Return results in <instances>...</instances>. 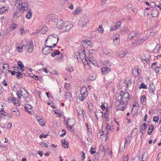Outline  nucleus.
<instances>
[{
  "label": "nucleus",
  "instance_id": "nucleus-1",
  "mask_svg": "<svg viewBox=\"0 0 161 161\" xmlns=\"http://www.w3.org/2000/svg\"><path fill=\"white\" fill-rule=\"evenodd\" d=\"M130 100V95L127 92H121L119 95L116 98L117 101L119 103L120 105L122 106L119 107V110L123 111L126 108V105L128 103V101Z\"/></svg>",
  "mask_w": 161,
  "mask_h": 161
},
{
  "label": "nucleus",
  "instance_id": "nucleus-2",
  "mask_svg": "<svg viewBox=\"0 0 161 161\" xmlns=\"http://www.w3.org/2000/svg\"><path fill=\"white\" fill-rule=\"evenodd\" d=\"M16 5L18 7V9L14 12L13 16L14 18L18 19L22 15V13L20 10H22L24 11L27 9L28 7V4L27 3H22L20 0H18Z\"/></svg>",
  "mask_w": 161,
  "mask_h": 161
},
{
  "label": "nucleus",
  "instance_id": "nucleus-3",
  "mask_svg": "<svg viewBox=\"0 0 161 161\" xmlns=\"http://www.w3.org/2000/svg\"><path fill=\"white\" fill-rule=\"evenodd\" d=\"M93 43L91 42L90 40L87 39H85L81 41V45L85 48H87L88 47H92L93 45Z\"/></svg>",
  "mask_w": 161,
  "mask_h": 161
},
{
  "label": "nucleus",
  "instance_id": "nucleus-4",
  "mask_svg": "<svg viewBox=\"0 0 161 161\" xmlns=\"http://www.w3.org/2000/svg\"><path fill=\"white\" fill-rule=\"evenodd\" d=\"M53 47L52 46H46L42 48V53L44 54L47 55L51 53L52 51V48Z\"/></svg>",
  "mask_w": 161,
  "mask_h": 161
},
{
  "label": "nucleus",
  "instance_id": "nucleus-5",
  "mask_svg": "<svg viewBox=\"0 0 161 161\" xmlns=\"http://www.w3.org/2000/svg\"><path fill=\"white\" fill-rule=\"evenodd\" d=\"M57 21V19L55 18V15L53 14H51L48 15L46 19V22L48 23L50 21L55 22Z\"/></svg>",
  "mask_w": 161,
  "mask_h": 161
},
{
  "label": "nucleus",
  "instance_id": "nucleus-6",
  "mask_svg": "<svg viewBox=\"0 0 161 161\" xmlns=\"http://www.w3.org/2000/svg\"><path fill=\"white\" fill-rule=\"evenodd\" d=\"M89 22V19L87 17H84L81 19L79 23V25L81 27L85 26Z\"/></svg>",
  "mask_w": 161,
  "mask_h": 161
},
{
  "label": "nucleus",
  "instance_id": "nucleus-7",
  "mask_svg": "<svg viewBox=\"0 0 161 161\" xmlns=\"http://www.w3.org/2000/svg\"><path fill=\"white\" fill-rule=\"evenodd\" d=\"M75 121L74 119H68L66 122V126L67 128H69V129H72V127L75 125Z\"/></svg>",
  "mask_w": 161,
  "mask_h": 161
},
{
  "label": "nucleus",
  "instance_id": "nucleus-8",
  "mask_svg": "<svg viewBox=\"0 0 161 161\" xmlns=\"http://www.w3.org/2000/svg\"><path fill=\"white\" fill-rule=\"evenodd\" d=\"M25 47L26 48H27V52L28 53H31L34 49L33 42L32 41H30L29 43L27 44Z\"/></svg>",
  "mask_w": 161,
  "mask_h": 161
},
{
  "label": "nucleus",
  "instance_id": "nucleus-9",
  "mask_svg": "<svg viewBox=\"0 0 161 161\" xmlns=\"http://www.w3.org/2000/svg\"><path fill=\"white\" fill-rule=\"evenodd\" d=\"M65 24H64V21L62 20H58L57 22V27L60 30L63 31L64 29Z\"/></svg>",
  "mask_w": 161,
  "mask_h": 161
},
{
  "label": "nucleus",
  "instance_id": "nucleus-10",
  "mask_svg": "<svg viewBox=\"0 0 161 161\" xmlns=\"http://www.w3.org/2000/svg\"><path fill=\"white\" fill-rule=\"evenodd\" d=\"M73 25L71 23L69 22L67 24H65L64 29H63V31L66 32L68 31L73 27Z\"/></svg>",
  "mask_w": 161,
  "mask_h": 161
},
{
  "label": "nucleus",
  "instance_id": "nucleus-11",
  "mask_svg": "<svg viewBox=\"0 0 161 161\" xmlns=\"http://www.w3.org/2000/svg\"><path fill=\"white\" fill-rule=\"evenodd\" d=\"M127 51L125 49H120L119 54V56L120 58L124 57L127 53Z\"/></svg>",
  "mask_w": 161,
  "mask_h": 161
},
{
  "label": "nucleus",
  "instance_id": "nucleus-12",
  "mask_svg": "<svg viewBox=\"0 0 161 161\" xmlns=\"http://www.w3.org/2000/svg\"><path fill=\"white\" fill-rule=\"evenodd\" d=\"M145 40L143 39H139L137 40H135L132 42V46L134 47L138 46L139 45L142 43Z\"/></svg>",
  "mask_w": 161,
  "mask_h": 161
},
{
  "label": "nucleus",
  "instance_id": "nucleus-13",
  "mask_svg": "<svg viewBox=\"0 0 161 161\" xmlns=\"http://www.w3.org/2000/svg\"><path fill=\"white\" fill-rule=\"evenodd\" d=\"M101 72L103 75H105L107 74L111 71V69L109 67H104L101 68Z\"/></svg>",
  "mask_w": 161,
  "mask_h": 161
},
{
  "label": "nucleus",
  "instance_id": "nucleus-14",
  "mask_svg": "<svg viewBox=\"0 0 161 161\" xmlns=\"http://www.w3.org/2000/svg\"><path fill=\"white\" fill-rule=\"evenodd\" d=\"M131 138L130 136H127L125 139V142L124 146V148H125V149L128 147L129 144L130 143Z\"/></svg>",
  "mask_w": 161,
  "mask_h": 161
},
{
  "label": "nucleus",
  "instance_id": "nucleus-15",
  "mask_svg": "<svg viewBox=\"0 0 161 161\" xmlns=\"http://www.w3.org/2000/svg\"><path fill=\"white\" fill-rule=\"evenodd\" d=\"M79 55L80 58L83 59L84 58H86V52L84 49H81L79 51Z\"/></svg>",
  "mask_w": 161,
  "mask_h": 161
},
{
  "label": "nucleus",
  "instance_id": "nucleus-16",
  "mask_svg": "<svg viewBox=\"0 0 161 161\" xmlns=\"http://www.w3.org/2000/svg\"><path fill=\"white\" fill-rule=\"evenodd\" d=\"M95 113V116L97 119H98L99 118L103 117V113L101 110H96Z\"/></svg>",
  "mask_w": 161,
  "mask_h": 161
},
{
  "label": "nucleus",
  "instance_id": "nucleus-17",
  "mask_svg": "<svg viewBox=\"0 0 161 161\" xmlns=\"http://www.w3.org/2000/svg\"><path fill=\"white\" fill-rule=\"evenodd\" d=\"M140 59L143 62L144 61L147 63H149L150 61V58L149 56H148L147 57H146L145 56L142 57Z\"/></svg>",
  "mask_w": 161,
  "mask_h": 161
},
{
  "label": "nucleus",
  "instance_id": "nucleus-18",
  "mask_svg": "<svg viewBox=\"0 0 161 161\" xmlns=\"http://www.w3.org/2000/svg\"><path fill=\"white\" fill-rule=\"evenodd\" d=\"M61 142L62 146L64 148H68L69 147V143L67 141L65 140H62Z\"/></svg>",
  "mask_w": 161,
  "mask_h": 161
},
{
  "label": "nucleus",
  "instance_id": "nucleus-19",
  "mask_svg": "<svg viewBox=\"0 0 161 161\" xmlns=\"http://www.w3.org/2000/svg\"><path fill=\"white\" fill-rule=\"evenodd\" d=\"M119 34H116L115 36L113 41V43L114 44L117 45L119 43Z\"/></svg>",
  "mask_w": 161,
  "mask_h": 161
},
{
  "label": "nucleus",
  "instance_id": "nucleus-20",
  "mask_svg": "<svg viewBox=\"0 0 161 161\" xmlns=\"http://www.w3.org/2000/svg\"><path fill=\"white\" fill-rule=\"evenodd\" d=\"M140 74L139 70L137 69H135L132 70V75L135 77L138 76Z\"/></svg>",
  "mask_w": 161,
  "mask_h": 161
},
{
  "label": "nucleus",
  "instance_id": "nucleus-21",
  "mask_svg": "<svg viewBox=\"0 0 161 161\" xmlns=\"http://www.w3.org/2000/svg\"><path fill=\"white\" fill-rule=\"evenodd\" d=\"M80 94L88 95L87 90L86 87H82L80 90Z\"/></svg>",
  "mask_w": 161,
  "mask_h": 161
},
{
  "label": "nucleus",
  "instance_id": "nucleus-22",
  "mask_svg": "<svg viewBox=\"0 0 161 161\" xmlns=\"http://www.w3.org/2000/svg\"><path fill=\"white\" fill-rule=\"evenodd\" d=\"M88 57L89 58H88L87 61L90 63V64H92L93 65L95 66H97V62L96 61L92 59V58L91 59L90 58V56H88Z\"/></svg>",
  "mask_w": 161,
  "mask_h": 161
},
{
  "label": "nucleus",
  "instance_id": "nucleus-23",
  "mask_svg": "<svg viewBox=\"0 0 161 161\" xmlns=\"http://www.w3.org/2000/svg\"><path fill=\"white\" fill-rule=\"evenodd\" d=\"M102 134H101V135H106L108 133V127H107V125H106V126L105 127H103L102 129Z\"/></svg>",
  "mask_w": 161,
  "mask_h": 161
},
{
  "label": "nucleus",
  "instance_id": "nucleus-24",
  "mask_svg": "<svg viewBox=\"0 0 161 161\" xmlns=\"http://www.w3.org/2000/svg\"><path fill=\"white\" fill-rule=\"evenodd\" d=\"M88 95H83L82 94H80L79 96V99L81 101H84L87 97Z\"/></svg>",
  "mask_w": 161,
  "mask_h": 161
},
{
  "label": "nucleus",
  "instance_id": "nucleus-25",
  "mask_svg": "<svg viewBox=\"0 0 161 161\" xmlns=\"http://www.w3.org/2000/svg\"><path fill=\"white\" fill-rule=\"evenodd\" d=\"M31 10L30 9H29L27 11V14L26 15L25 17L28 19H30L31 17L32 13Z\"/></svg>",
  "mask_w": 161,
  "mask_h": 161
},
{
  "label": "nucleus",
  "instance_id": "nucleus-26",
  "mask_svg": "<svg viewBox=\"0 0 161 161\" xmlns=\"http://www.w3.org/2000/svg\"><path fill=\"white\" fill-rule=\"evenodd\" d=\"M11 101L13 103L15 106H18L19 105V103H18V101L16 98H11Z\"/></svg>",
  "mask_w": 161,
  "mask_h": 161
},
{
  "label": "nucleus",
  "instance_id": "nucleus-27",
  "mask_svg": "<svg viewBox=\"0 0 161 161\" xmlns=\"http://www.w3.org/2000/svg\"><path fill=\"white\" fill-rule=\"evenodd\" d=\"M25 108L27 112L29 113L30 114H31V111L29 110V109H32V106L31 105L27 104L26 105H25Z\"/></svg>",
  "mask_w": 161,
  "mask_h": 161
},
{
  "label": "nucleus",
  "instance_id": "nucleus-28",
  "mask_svg": "<svg viewBox=\"0 0 161 161\" xmlns=\"http://www.w3.org/2000/svg\"><path fill=\"white\" fill-rule=\"evenodd\" d=\"M149 92L153 94L155 90V88L153 85H150L149 86Z\"/></svg>",
  "mask_w": 161,
  "mask_h": 161
},
{
  "label": "nucleus",
  "instance_id": "nucleus-29",
  "mask_svg": "<svg viewBox=\"0 0 161 161\" xmlns=\"http://www.w3.org/2000/svg\"><path fill=\"white\" fill-rule=\"evenodd\" d=\"M17 64H18V66L20 67V70H22V71L24 70L23 69H24V67L23 65V63H22V62L21 61H19L18 62Z\"/></svg>",
  "mask_w": 161,
  "mask_h": 161
},
{
  "label": "nucleus",
  "instance_id": "nucleus-30",
  "mask_svg": "<svg viewBox=\"0 0 161 161\" xmlns=\"http://www.w3.org/2000/svg\"><path fill=\"white\" fill-rule=\"evenodd\" d=\"M154 128V127L153 125H150L149 127L147 134L149 135H150L152 133L153 130Z\"/></svg>",
  "mask_w": 161,
  "mask_h": 161
},
{
  "label": "nucleus",
  "instance_id": "nucleus-31",
  "mask_svg": "<svg viewBox=\"0 0 161 161\" xmlns=\"http://www.w3.org/2000/svg\"><path fill=\"white\" fill-rule=\"evenodd\" d=\"M66 69L67 71L69 72H72L74 70L73 67L71 65L68 66L66 68Z\"/></svg>",
  "mask_w": 161,
  "mask_h": 161
},
{
  "label": "nucleus",
  "instance_id": "nucleus-32",
  "mask_svg": "<svg viewBox=\"0 0 161 161\" xmlns=\"http://www.w3.org/2000/svg\"><path fill=\"white\" fill-rule=\"evenodd\" d=\"M7 10V7L5 6H3L0 8V14H2Z\"/></svg>",
  "mask_w": 161,
  "mask_h": 161
},
{
  "label": "nucleus",
  "instance_id": "nucleus-33",
  "mask_svg": "<svg viewBox=\"0 0 161 161\" xmlns=\"http://www.w3.org/2000/svg\"><path fill=\"white\" fill-rule=\"evenodd\" d=\"M60 52L58 50H55L51 54V56L53 57L55 56L56 55L59 54Z\"/></svg>",
  "mask_w": 161,
  "mask_h": 161
},
{
  "label": "nucleus",
  "instance_id": "nucleus-34",
  "mask_svg": "<svg viewBox=\"0 0 161 161\" xmlns=\"http://www.w3.org/2000/svg\"><path fill=\"white\" fill-rule=\"evenodd\" d=\"M37 121L39 124L41 126H45V123L43 119H41L38 120Z\"/></svg>",
  "mask_w": 161,
  "mask_h": 161
},
{
  "label": "nucleus",
  "instance_id": "nucleus-35",
  "mask_svg": "<svg viewBox=\"0 0 161 161\" xmlns=\"http://www.w3.org/2000/svg\"><path fill=\"white\" fill-rule=\"evenodd\" d=\"M47 31V28L46 27H43L40 31V32L42 34H45Z\"/></svg>",
  "mask_w": 161,
  "mask_h": 161
},
{
  "label": "nucleus",
  "instance_id": "nucleus-36",
  "mask_svg": "<svg viewBox=\"0 0 161 161\" xmlns=\"http://www.w3.org/2000/svg\"><path fill=\"white\" fill-rule=\"evenodd\" d=\"M129 36H128V38L130 39L133 40L135 39V38H133L134 37V32L133 31L129 33Z\"/></svg>",
  "mask_w": 161,
  "mask_h": 161
},
{
  "label": "nucleus",
  "instance_id": "nucleus-37",
  "mask_svg": "<svg viewBox=\"0 0 161 161\" xmlns=\"http://www.w3.org/2000/svg\"><path fill=\"white\" fill-rule=\"evenodd\" d=\"M65 97L67 99H69L71 97V94L69 92H65Z\"/></svg>",
  "mask_w": 161,
  "mask_h": 161
},
{
  "label": "nucleus",
  "instance_id": "nucleus-38",
  "mask_svg": "<svg viewBox=\"0 0 161 161\" xmlns=\"http://www.w3.org/2000/svg\"><path fill=\"white\" fill-rule=\"evenodd\" d=\"M86 62H87V64H86L85 65V67L86 69L88 70L90 69V67L91 66V65H90V63L87 60H86Z\"/></svg>",
  "mask_w": 161,
  "mask_h": 161
},
{
  "label": "nucleus",
  "instance_id": "nucleus-39",
  "mask_svg": "<svg viewBox=\"0 0 161 161\" xmlns=\"http://www.w3.org/2000/svg\"><path fill=\"white\" fill-rule=\"evenodd\" d=\"M25 47V45H23L21 47H16L17 50L19 52H22L23 47Z\"/></svg>",
  "mask_w": 161,
  "mask_h": 161
},
{
  "label": "nucleus",
  "instance_id": "nucleus-40",
  "mask_svg": "<svg viewBox=\"0 0 161 161\" xmlns=\"http://www.w3.org/2000/svg\"><path fill=\"white\" fill-rule=\"evenodd\" d=\"M139 88L140 89H146L147 88V87L144 83H141L140 85L139 86Z\"/></svg>",
  "mask_w": 161,
  "mask_h": 161
},
{
  "label": "nucleus",
  "instance_id": "nucleus-41",
  "mask_svg": "<svg viewBox=\"0 0 161 161\" xmlns=\"http://www.w3.org/2000/svg\"><path fill=\"white\" fill-rule=\"evenodd\" d=\"M97 31L99 32L103 33L104 30H103V26L102 25H100L99 26V28L97 29Z\"/></svg>",
  "mask_w": 161,
  "mask_h": 161
},
{
  "label": "nucleus",
  "instance_id": "nucleus-42",
  "mask_svg": "<svg viewBox=\"0 0 161 161\" xmlns=\"http://www.w3.org/2000/svg\"><path fill=\"white\" fill-rule=\"evenodd\" d=\"M81 11V9L80 8H77L76 9L74 13V14H79L80 13V12Z\"/></svg>",
  "mask_w": 161,
  "mask_h": 161
},
{
  "label": "nucleus",
  "instance_id": "nucleus-43",
  "mask_svg": "<svg viewBox=\"0 0 161 161\" xmlns=\"http://www.w3.org/2000/svg\"><path fill=\"white\" fill-rule=\"evenodd\" d=\"M106 125H107V127H108V130H109L110 131H113V126H111L110 125L109 123H107Z\"/></svg>",
  "mask_w": 161,
  "mask_h": 161
},
{
  "label": "nucleus",
  "instance_id": "nucleus-44",
  "mask_svg": "<svg viewBox=\"0 0 161 161\" xmlns=\"http://www.w3.org/2000/svg\"><path fill=\"white\" fill-rule=\"evenodd\" d=\"M54 36L57 37V35L56 34H52L51 35L49 36L48 37H47V38L46 39V40H45V42L46 43L47 42L48 39H50L51 38V37Z\"/></svg>",
  "mask_w": 161,
  "mask_h": 161
},
{
  "label": "nucleus",
  "instance_id": "nucleus-45",
  "mask_svg": "<svg viewBox=\"0 0 161 161\" xmlns=\"http://www.w3.org/2000/svg\"><path fill=\"white\" fill-rule=\"evenodd\" d=\"M132 80H129L126 82V84L127 85V87L128 88L130 86L131 84H132Z\"/></svg>",
  "mask_w": 161,
  "mask_h": 161
},
{
  "label": "nucleus",
  "instance_id": "nucleus-46",
  "mask_svg": "<svg viewBox=\"0 0 161 161\" xmlns=\"http://www.w3.org/2000/svg\"><path fill=\"white\" fill-rule=\"evenodd\" d=\"M141 33H139L137 32H135V33L134 32V38H137L139 36L141 35Z\"/></svg>",
  "mask_w": 161,
  "mask_h": 161
},
{
  "label": "nucleus",
  "instance_id": "nucleus-47",
  "mask_svg": "<svg viewBox=\"0 0 161 161\" xmlns=\"http://www.w3.org/2000/svg\"><path fill=\"white\" fill-rule=\"evenodd\" d=\"M146 99V96L144 95H142L141 97V101L142 103L145 102V100Z\"/></svg>",
  "mask_w": 161,
  "mask_h": 161
},
{
  "label": "nucleus",
  "instance_id": "nucleus-48",
  "mask_svg": "<svg viewBox=\"0 0 161 161\" xmlns=\"http://www.w3.org/2000/svg\"><path fill=\"white\" fill-rule=\"evenodd\" d=\"M103 52L105 54H108V55H109V54L110 53V50L108 49H104L103 50Z\"/></svg>",
  "mask_w": 161,
  "mask_h": 161
},
{
  "label": "nucleus",
  "instance_id": "nucleus-49",
  "mask_svg": "<svg viewBox=\"0 0 161 161\" xmlns=\"http://www.w3.org/2000/svg\"><path fill=\"white\" fill-rule=\"evenodd\" d=\"M154 70L157 73H159L161 70V68L159 67H156L155 68Z\"/></svg>",
  "mask_w": 161,
  "mask_h": 161
},
{
  "label": "nucleus",
  "instance_id": "nucleus-50",
  "mask_svg": "<svg viewBox=\"0 0 161 161\" xmlns=\"http://www.w3.org/2000/svg\"><path fill=\"white\" fill-rule=\"evenodd\" d=\"M17 95L18 97L19 98H20L21 96H22V92L21 90L18 91L17 92Z\"/></svg>",
  "mask_w": 161,
  "mask_h": 161
},
{
  "label": "nucleus",
  "instance_id": "nucleus-51",
  "mask_svg": "<svg viewBox=\"0 0 161 161\" xmlns=\"http://www.w3.org/2000/svg\"><path fill=\"white\" fill-rule=\"evenodd\" d=\"M14 71L17 74L18 73H19V72H20V69H19V68L18 67H14Z\"/></svg>",
  "mask_w": 161,
  "mask_h": 161
},
{
  "label": "nucleus",
  "instance_id": "nucleus-52",
  "mask_svg": "<svg viewBox=\"0 0 161 161\" xmlns=\"http://www.w3.org/2000/svg\"><path fill=\"white\" fill-rule=\"evenodd\" d=\"M77 112L79 115L80 114L82 115V114H83V110L82 109H79L78 110H77Z\"/></svg>",
  "mask_w": 161,
  "mask_h": 161
},
{
  "label": "nucleus",
  "instance_id": "nucleus-53",
  "mask_svg": "<svg viewBox=\"0 0 161 161\" xmlns=\"http://www.w3.org/2000/svg\"><path fill=\"white\" fill-rule=\"evenodd\" d=\"M121 25V23L120 22H119L116 23V25H115L116 29L119 28Z\"/></svg>",
  "mask_w": 161,
  "mask_h": 161
},
{
  "label": "nucleus",
  "instance_id": "nucleus-54",
  "mask_svg": "<svg viewBox=\"0 0 161 161\" xmlns=\"http://www.w3.org/2000/svg\"><path fill=\"white\" fill-rule=\"evenodd\" d=\"M146 127H144L142 126L141 128L140 129V131L141 132L142 134H143L144 130H145L146 129Z\"/></svg>",
  "mask_w": 161,
  "mask_h": 161
},
{
  "label": "nucleus",
  "instance_id": "nucleus-55",
  "mask_svg": "<svg viewBox=\"0 0 161 161\" xmlns=\"http://www.w3.org/2000/svg\"><path fill=\"white\" fill-rule=\"evenodd\" d=\"M87 133L89 137H91L92 135V132L91 131V130L89 128L87 129Z\"/></svg>",
  "mask_w": 161,
  "mask_h": 161
},
{
  "label": "nucleus",
  "instance_id": "nucleus-56",
  "mask_svg": "<svg viewBox=\"0 0 161 161\" xmlns=\"http://www.w3.org/2000/svg\"><path fill=\"white\" fill-rule=\"evenodd\" d=\"M16 76L18 79H19V78H22L23 77V75L20 72L19 73H17Z\"/></svg>",
  "mask_w": 161,
  "mask_h": 161
},
{
  "label": "nucleus",
  "instance_id": "nucleus-57",
  "mask_svg": "<svg viewBox=\"0 0 161 161\" xmlns=\"http://www.w3.org/2000/svg\"><path fill=\"white\" fill-rule=\"evenodd\" d=\"M16 26V24L14 23H13L11 25L10 28L12 30H15Z\"/></svg>",
  "mask_w": 161,
  "mask_h": 161
},
{
  "label": "nucleus",
  "instance_id": "nucleus-58",
  "mask_svg": "<svg viewBox=\"0 0 161 161\" xmlns=\"http://www.w3.org/2000/svg\"><path fill=\"white\" fill-rule=\"evenodd\" d=\"M158 116H154L153 117V120L155 122H157L158 120Z\"/></svg>",
  "mask_w": 161,
  "mask_h": 161
},
{
  "label": "nucleus",
  "instance_id": "nucleus-59",
  "mask_svg": "<svg viewBox=\"0 0 161 161\" xmlns=\"http://www.w3.org/2000/svg\"><path fill=\"white\" fill-rule=\"evenodd\" d=\"M15 109L17 111L16 112H15V114H13L16 116H18L19 115V112L18 111L16 107H15Z\"/></svg>",
  "mask_w": 161,
  "mask_h": 161
},
{
  "label": "nucleus",
  "instance_id": "nucleus-60",
  "mask_svg": "<svg viewBox=\"0 0 161 161\" xmlns=\"http://www.w3.org/2000/svg\"><path fill=\"white\" fill-rule=\"evenodd\" d=\"M87 103L88 104V106L89 109L90 110L92 109V104L91 103Z\"/></svg>",
  "mask_w": 161,
  "mask_h": 161
},
{
  "label": "nucleus",
  "instance_id": "nucleus-61",
  "mask_svg": "<svg viewBox=\"0 0 161 161\" xmlns=\"http://www.w3.org/2000/svg\"><path fill=\"white\" fill-rule=\"evenodd\" d=\"M5 113V111L3 108H2L0 110V115H2Z\"/></svg>",
  "mask_w": 161,
  "mask_h": 161
},
{
  "label": "nucleus",
  "instance_id": "nucleus-62",
  "mask_svg": "<svg viewBox=\"0 0 161 161\" xmlns=\"http://www.w3.org/2000/svg\"><path fill=\"white\" fill-rule=\"evenodd\" d=\"M129 157L128 155H127L126 157H124L123 158L122 161H128Z\"/></svg>",
  "mask_w": 161,
  "mask_h": 161
},
{
  "label": "nucleus",
  "instance_id": "nucleus-63",
  "mask_svg": "<svg viewBox=\"0 0 161 161\" xmlns=\"http://www.w3.org/2000/svg\"><path fill=\"white\" fill-rule=\"evenodd\" d=\"M94 149L92 147H91L90 150V152L91 154H93L95 153V151H94Z\"/></svg>",
  "mask_w": 161,
  "mask_h": 161
},
{
  "label": "nucleus",
  "instance_id": "nucleus-64",
  "mask_svg": "<svg viewBox=\"0 0 161 161\" xmlns=\"http://www.w3.org/2000/svg\"><path fill=\"white\" fill-rule=\"evenodd\" d=\"M48 136L47 134L44 135V134H41L40 135L39 137L41 138H45L47 136Z\"/></svg>",
  "mask_w": 161,
  "mask_h": 161
}]
</instances>
